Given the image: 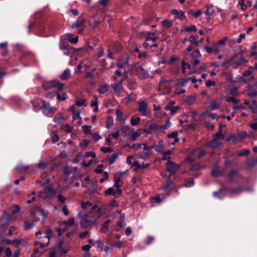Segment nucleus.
I'll use <instances>...</instances> for the list:
<instances>
[{
  "label": "nucleus",
  "mask_w": 257,
  "mask_h": 257,
  "mask_svg": "<svg viewBox=\"0 0 257 257\" xmlns=\"http://www.w3.org/2000/svg\"><path fill=\"white\" fill-rule=\"evenodd\" d=\"M202 168H203V167H202L200 165L196 164V165L192 166L190 169L192 171H197V170H199Z\"/></svg>",
  "instance_id": "338daca9"
},
{
  "label": "nucleus",
  "mask_w": 257,
  "mask_h": 257,
  "mask_svg": "<svg viewBox=\"0 0 257 257\" xmlns=\"http://www.w3.org/2000/svg\"><path fill=\"white\" fill-rule=\"evenodd\" d=\"M113 89L114 92L118 95H119L121 93L122 91L123 90V88L121 84L120 83L115 84L113 86Z\"/></svg>",
  "instance_id": "a878e982"
},
{
  "label": "nucleus",
  "mask_w": 257,
  "mask_h": 257,
  "mask_svg": "<svg viewBox=\"0 0 257 257\" xmlns=\"http://www.w3.org/2000/svg\"><path fill=\"white\" fill-rule=\"evenodd\" d=\"M191 79V77H186L181 79H179L178 81V85L179 87H183L185 86L186 83Z\"/></svg>",
  "instance_id": "cd10ccee"
},
{
  "label": "nucleus",
  "mask_w": 257,
  "mask_h": 257,
  "mask_svg": "<svg viewBox=\"0 0 257 257\" xmlns=\"http://www.w3.org/2000/svg\"><path fill=\"white\" fill-rule=\"evenodd\" d=\"M42 103L43 105L41 106V108L44 114H54L55 112L56 108L51 106L49 103H46L44 100L42 101Z\"/></svg>",
  "instance_id": "0eeeda50"
},
{
  "label": "nucleus",
  "mask_w": 257,
  "mask_h": 257,
  "mask_svg": "<svg viewBox=\"0 0 257 257\" xmlns=\"http://www.w3.org/2000/svg\"><path fill=\"white\" fill-rule=\"evenodd\" d=\"M248 62L244 57L241 55V53H238L233 55L228 60L223 62L222 63V67L227 68L229 66H232L234 68H236L240 65L244 64Z\"/></svg>",
  "instance_id": "f257e3e1"
},
{
  "label": "nucleus",
  "mask_w": 257,
  "mask_h": 257,
  "mask_svg": "<svg viewBox=\"0 0 257 257\" xmlns=\"http://www.w3.org/2000/svg\"><path fill=\"white\" fill-rule=\"evenodd\" d=\"M194 185L193 179L192 178L188 179L185 183V186L186 187H190Z\"/></svg>",
  "instance_id": "5fc2aeb1"
},
{
  "label": "nucleus",
  "mask_w": 257,
  "mask_h": 257,
  "mask_svg": "<svg viewBox=\"0 0 257 257\" xmlns=\"http://www.w3.org/2000/svg\"><path fill=\"white\" fill-rule=\"evenodd\" d=\"M86 100L85 99H82L81 100H76L75 104L78 106H82L85 105Z\"/></svg>",
  "instance_id": "6e6d98bb"
},
{
  "label": "nucleus",
  "mask_w": 257,
  "mask_h": 257,
  "mask_svg": "<svg viewBox=\"0 0 257 257\" xmlns=\"http://www.w3.org/2000/svg\"><path fill=\"white\" fill-rule=\"evenodd\" d=\"M164 147V142L163 140H160L158 142V144L154 147L156 152L158 153H163Z\"/></svg>",
  "instance_id": "dca6fc26"
},
{
  "label": "nucleus",
  "mask_w": 257,
  "mask_h": 257,
  "mask_svg": "<svg viewBox=\"0 0 257 257\" xmlns=\"http://www.w3.org/2000/svg\"><path fill=\"white\" fill-rule=\"evenodd\" d=\"M188 68H190L191 65L189 63H185L184 61L182 62V70L183 73H185V69L186 67Z\"/></svg>",
  "instance_id": "e2e57ef3"
},
{
  "label": "nucleus",
  "mask_w": 257,
  "mask_h": 257,
  "mask_svg": "<svg viewBox=\"0 0 257 257\" xmlns=\"http://www.w3.org/2000/svg\"><path fill=\"white\" fill-rule=\"evenodd\" d=\"M33 226V223L32 222H29L28 221H26L25 222V227L27 230H29L31 229Z\"/></svg>",
  "instance_id": "052dcab7"
},
{
  "label": "nucleus",
  "mask_w": 257,
  "mask_h": 257,
  "mask_svg": "<svg viewBox=\"0 0 257 257\" xmlns=\"http://www.w3.org/2000/svg\"><path fill=\"white\" fill-rule=\"evenodd\" d=\"M132 132L129 135L130 136V141H135L137 138L140 135V134L138 132Z\"/></svg>",
  "instance_id": "72a5a7b5"
},
{
  "label": "nucleus",
  "mask_w": 257,
  "mask_h": 257,
  "mask_svg": "<svg viewBox=\"0 0 257 257\" xmlns=\"http://www.w3.org/2000/svg\"><path fill=\"white\" fill-rule=\"evenodd\" d=\"M115 112L118 120L122 122H124L125 119L123 118V113L122 112L121 110L119 109H117L116 110Z\"/></svg>",
  "instance_id": "7c9ffc66"
},
{
  "label": "nucleus",
  "mask_w": 257,
  "mask_h": 257,
  "mask_svg": "<svg viewBox=\"0 0 257 257\" xmlns=\"http://www.w3.org/2000/svg\"><path fill=\"white\" fill-rule=\"evenodd\" d=\"M57 84L58 81L52 80L44 82L42 84V86L45 90H47L56 87V85Z\"/></svg>",
  "instance_id": "9b49d317"
},
{
  "label": "nucleus",
  "mask_w": 257,
  "mask_h": 257,
  "mask_svg": "<svg viewBox=\"0 0 257 257\" xmlns=\"http://www.w3.org/2000/svg\"><path fill=\"white\" fill-rule=\"evenodd\" d=\"M60 128L64 130L65 132L68 133L71 132L72 130V127L69 124L62 125Z\"/></svg>",
  "instance_id": "c03bdc74"
},
{
  "label": "nucleus",
  "mask_w": 257,
  "mask_h": 257,
  "mask_svg": "<svg viewBox=\"0 0 257 257\" xmlns=\"http://www.w3.org/2000/svg\"><path fill=\"white\" fill-rule=\"evenodd\" d=\"M48 165V163L44 162H41L35 165V167L41 170L44 169Z\"/></svg>",
  "instance_id": "473e14b6"
},
{
  "label": "nucleus",
  "mask_w": 257,
  "mask_h": 257,
  "mask_svg": "<svg viewBox=\"0 0 257 257\" xmlns=\"http://www.w3.org/2000/svg\"><path fill=\"white\" fill-rule=\"evenodd\" d=\"M104 194L106 196L111 195L113 196L116 195L115 190L112 187L109 188L107 190H105Z\"/></svg>",
  "instance_id": "58836bf2"
},
{
  "label": "nucleus",
  "mask_w": 257,
  "mask_h": 257,
  "mask_svg": "<svg viewBox=\"0 0 257 257\" xmlns=\"http://www.w3.org/2000/svg\"><path fill=\"white\" fill-rule=\"evenodd\" d=\"M87 216L84 213H80L78 214V217L81 219V226L82 228H85L92 224L91 220H87Z\"/></svg>",
  "instance_id": "9d476101"
},
{
  "label": "nucleus",
  "mask_w": 257,
  "mask_h": 257,
  "mask_svg": "<svg viewBox=\"0 0 257 257\" xmlns=\"http://www.w3.org/2000/svg\"><path fill=\"white\" fill-rule=\"evenodd\" d=\"M158 129L161 130V126L159 124L155 123L151 124L149 126V131L150 132L155 131ZM148 133L150 134V133H151V132H149Z\"/></svg>",
  "instance_id": "c9c22d12"
},
{
  "label": "nucleus",
  "mask_w": 257,
  "mask_h": 257,
  "mask_svg": "<svg viewBox=\"0 0 257 257\" xmlns=\"http://www.w3.org/2000/svg\"><path fill=\"white\" fill-rule=\"evenodd\" d=\"M248 96L250 98H253L257 95V91L255 90H251L247 93Z\"/></svg>",
  "instance_id": "0e129e2a"
},
{
  "label": "nucleus",
  "mask_w": 257,
  "mask_h": 257,
  "mask_svg": "<svg viewBox=\"0 0 257 257\" xmlns=\"http://www.w3.org/2000/svg\"><path fill=\"white\" fill-rule=\"evenodd\" d=\"M113 125V120L112 116H110L107 117L106 122V127L107 128H110Z\"/></svg>",
  "instance_id": "f704fd0d"
},
{
  "label": "nucleus",
  "mask_w": 257,
  "mask_h": 257,
  "mask_svg": "<svg viewBox=\"0 0 257 257\" xmlns=\"http://www.w3.org/2000/svg\"><path fill=\"white\" fill-rule=\"evenodd\" d=\"M227 102H232L234 104H236L238 102V100L236 99L234 96L228 97L226 99Z\"/></svg>",
  "instance_id": "de8ad7c7"
},
{
  "label": "nucleus",
  "mask_w": 257,
  "mask_h": 257,
  "mask_svg": "<svg viewBox=\"0 0 257 257\" xmlns=\"http://www.w3.org/2000/svg\"><path fill=\"white\" fill-rule=\"evenodd\" d=\"M117 228H116L115 230L116 231H118L121 228H123L125 226V215L124 214H120L119 217V220L117 222Z\"/></svg>",
  "instance_id": "ddd939ff"
},
{
  "label": "nucleus",
  "mask_w": 257,
  "mask_h": 257,
  "mask_svg": "<svg viewBox=\"0 0 257 257\" xmlns=\"http://www.w3.org/2000/svg\"><path fill=\"white\" fill-rule=\"evenodd\" d=\"M109 90V86L107 84H103L100 85L98 88V92L99 94H104Z\"/></svg>",
  "instance_id": "6ab92c4d"
},
{
  "label": "nucleus",
  "mask_w": 257,
  "mask_h": 257,
  "mask_svg": "<svg viewBox=\"0 0 257 257\" xmlns=\"http://www.w3.org/2000/svg\"><path fill=\"white\" fill-rule=\"evenodd\" d=\"M118 155L119 154L117 153L113 154L110 157H108L107 158L105 159L104 161L108 162L110 165L113 164L114 163L116 158Z\"/></svg>",
  "instance_id": "a211bd4d"
},
{
  "label": "nucleus",
  "mask_w": 257,
  "mask_h": 257,
  "mask_svg": "<svg viewBox=\"0 0 257 257\" xmlns=\"http://www.w3.org/2000/svg\"><path fill=\"white\" fill-rule=\"evenodd\" d=\"M142 75L143 78H146L149 76L148 72L143 68H141V71L140 72V75Z\"/></svg>",
  "instance_id": "4d7b16f0"
},
{
  "label": "nucleus",
  "mask_w": 257,
  "mask_h": 257,
  "mask_svg": "<svg viewBox=\"0 0 257 257\" xmlns=\"http://www.w3.org/2000/svg\"><path fill=\"white\" fill-rule=\"evenodd\" d=\"M111 221L110 219H108L105 221L102 225V226L100 228V231L103 233H105L108 231V225L111 223Z\"/></svg>",
  "instance_id": "4be33fe9"
},
{
  "label": "nucleus",
  "mask_w": 257,
  "mask_h": 257,
  "mask_svg": "<svg viewBox=\"0 0 257 257\" xmlns=\"http://www.w3.org/2000/svg\"><path fill=\"white\" fill-rule=\"evenodd\" d=\"M84 130V133L86 134H90L91 133V125H84L82 127Z\"/></svg>",
  "instance_id": "864d4df0"
},
{
  "label": "nucleus",
  "mask_w": 257,
  "mask_h": 257,
  "mask_svg": "<svg viewBox=\"0 0 257 257\" xmlns=\"http://www.w3.org/2000/svg\"><path fill=\"white\" fill-rule=\"evenodd\" d=\"M67 98V93L65 92L63 93L62 95H61L60 94H57V98L59 101H64Z\"/></svg>",
  "instance_id": "79ce46f5"
},
{
  "label": "nucleus",
  "mask_w": 257,
  "mask_h": 257,
  "mask_svg": "<svg viewBox=\"0 0 257 257\" xmlns=\"http://www.w3.org/2000/svg\"><path fill=\"white\" fill-rule=\"evenodd\" d=\"M253 70L254 68L252 67H250L248 70H245L243 72V76L246 77L250 75L253 71Z\"/></svg>",
  "instance_id": "8fccbe9b"
},
{
  "label": "nucleus",
  "mask_w": 257,
  "mask_h": 257,
  "mask_svg": "<svg viewBox=\"0 0 257 257\" xmlns=\"http://www.w3.org/2000/svg\"><path fill=\"white\" fill-rule=\"evenodd\" d=\"M228 39V38L227 37H224L223 38H222V39L220 40L219 41H218V42L217 43L219 46L220 45H225V44H226V41Z\"/></svg>",
  "instance_id": "774afa93"
},
{
  "label": "nucleus",
  "mask_w": 257,
  "mask_h": 257,
  "mask_svg": "<svg viewBox=\"0 0 257 257\" xmlns=\"http://www.w3.org/2000/svg\"><path fill=\"white\" fill-rule=\"evenodd\" d=\"M57 252L58 250L57 249L56 246L53 248H51L49 253V257H57Z\"/></svg>",
  "instance_id": "a18cd8bd"
},
{
  "label": "nucleus",
  "mask_w": 257,
  "mask_h": 257,
  "mask_svg": "<svg viewBox=\"0 0 257 257\" xmlns=\"http://www.w3.org/2000/svg\"><path fill=\"white\" fill-rule=\"evenodd\" d=\"M213 195L215 197H217L219 198H222L224 196V195L222 194L221 190L214 192L213 193Z\"/></svg>",
  "instance_id": "69168bd1"
},
{
  "label": "nucleus",
  "mask_w": 257,
  "mask_h": 257,
  "mask_svg": "<svg viewBox=\"0 0 257 257\" xmlns=\"http://www.w3.org/2000/svg\"><path fill=\"white\" fill-rule=\"evenodd\" d=\"M84 23L85 21L83 19H81L80 17H79L77 19V21L71 25V27L72 29H75L76 28L82 26L84 24Z\"/></svg>",
  "instance_id": "4468645a"
},
{
  "label": "nucleus",
  "mask_w": 257,
  "mask_h": 257,
  "mask_svg": "<svg viewBox=\"0 0 257 257\" xmlns=\"http://www.w3.org/2000/svg\"><path fill=\"white\" fill-rule=\"evenodd\" d=\"M31 195H33V196L32 197L31 199H28L27 201V204H30V203H32L33 202L35 201L36 200V196H35L36 192H35V191L32 192L31 194L28 195V197H29Z\"/></svg>",
  "instance_id": "09e8293b"
},
{
  "label": "nucleus",
  "mask_w": 257,
  "mask_h": 257,
  "mask_svg": "<svg viewBox=\"0 0 257 257\" xmlns=\"http://www.w3.org/2000/svg\"><path fill=\"white\" fill-rule=\"evenodd\" d=\"M250 151L248 149H246L243 151H240L238 153L237 155L238 156H247L249 154Z\"/></svg>",
  "instance_id": "680f3d73"
},
{
  "label": "nucleus",
  "mask_w": 257,
  "mask_h": 257,
  "mask_svg": "<svg viewBox=\"0 0 257 257\" xmlns=\"http://www.w3.org/2000/svg\"><path fill=\"white\" fill-rule=\"evenodd\" d=\"M70 73L69 69H66L64 70L63 73L61 75L60 78L62 80H66L68 78Z\"/></svg>",
  "instance_id": "c756f323"
},
{
  "label": "nucleus",
  "mask_w": 257,
  "mask_h": 257,
  "mask_svg": "<svg viewBox=\"0 0 257 257\" xmlns=\"http://www.w3.org/2000/svg\"><path fill=\"white\" fill-rule=\"evenodd\" d=\"M252 135V133L251 132H249L247 133L246 132H242L239 133L237 135V138H238V140H242L245 138H246L247 136L250 137Z\"/></svg>",
  "instance_id": "bb28decb"
},
{
  "label": "nucleus",
  "mask_w": 257,
  "mask_h": 257,
  "mask_svg": "<svg viewBox=\"0 0 257 257\" xmlns=\"http://www.w3.org/2000/svg\"><path fill=\"white\" fill-rule=\"evenodd\" d=\"M212 48L214 54H217L219 53V45L217 43L213 44Z\"/></svg>",
  "instance_id": "603ef678"
},
{
  "label": "nucleus",
  "mask_w": 257,
  "mask_h": 257,
  "mask_svg": "<svg viewBox=\"0 0 257 257\" xmlns=\"http://www.w3.org/2000/svg\"><path fill=\"white\" fill-rule=\"evenodd\" d=\"M141 118L137 116L133 115L130 120L131 124L132 126H136L139 124Z\"/></svg>",
  "instance_id": "5701e85b"
},
{
  "label": "nucleus",
  "mask_w": 257,
  "mask_h": 257,
  "mask_svg": "<svg viewBox=\"0 0 257 257\" xmlns=\"http://www.w3.org/2000/svg\"><path fill=\"white\" fill-rule=\"evenodd\" d=\"M8 43L7 42L0 44V49L1 54L5 56L8 54V51L7 49Z\"/></svg>",
  "instance_id": "aec40b11"
},
{
  "label": "nucleus",
  "mask_w": 257,
  "mask_h": 257,
  "mask_svg": "<svg viewBox=\"0 0 257 257\" xmlns=\"http://www.w3.org/2000/svg\"><path fill=\"white\" fill-rule=\"evenodd\" d=\"M201 56V55L200 53V51L199 49H196L194 51H193L192 53L191 54L189 59H194L196 58H200Z\"/></svg>",
  "instance_id": "393cba45"
},
{
  "label": "nucleus",
  "mask_w": 257,
  "mask_h": 257,
  "mask_svg": "<svg viewBox=\"0 0 257 257\" xmlns=\"http://www.w3.org/2000/svg\"><path fill=\"white\" fill-rule=\"evenodd\" d=\"M197 151H198L197 150H195L192 151L191 152L190 155L189 156H188V157L186 158V161L190 162H193L194 161V159L193 158H192L191 157V156L197 153Z\"/></svg>",
  "instance_id": "49530a36"
},
{
  "label": "nucleus",
  "mask_w": 257,
  "mask_h": 257,
  "mask_svg": "<svg viewBox=\"0 0 257 257\" xmlns=\"http://www.w3.org/2000/svg\"><path fill=\"white\" fill-rule=\"evenodd\" d=\"M179 168V166L174 162L168 161L167 163V170L171 175H174Z\"/></svg>",
  "instance_id": "1a4fd4ad"
},
{
  "label": "nucleus",
  "mask_w": 257,
  "mask_h": 257,
  "mask_svg": "<svg viewBox=\"0 0 257 257\" xmlns=\"http://www.w3.org/2000/svg\"><path fill=\"white\" fill-rule=\"evenodd\" d=\"M198 38V35L191 36L190 37V42L195 46H198L199 44V41L197 40Z\"/></svg>",
  "instance_id": "2f4dec72"
},
{
  "label": "nucleus",
  "mask_w": 257,
  "mask_h": 257,
  "mask_svg": "<svg viewBox=\"0 0 257 257\" xmlns=\"http://www.w3.org/2000/svg\"><path fill=\"white\" fill-rule=\"evenodd\" d=\"M171 13L177 16L181 19H183L185 17L184 13L182 11L178 12L176 9H173L171 11Z\"/></svg>",
  "instance_id": "c85d7f7f"
},
{
  "label": "nucleus",
  "mask_w": 257,
  "mask_h": 257,
  "mask_svg": "<svg viewBox=\"0 0 257 257\" xmlns=\"http://www.w3.org/2000/svg\"><path fill=\"white\" fill-rule=\"evenodd\" d=\"M153 152L151 150H147V152H142L139 155V158L144 160L148 159L152 155Z\"/></svg>",
  "instance_id": "2eb2a0df"
},
{
  "label": "nucleus",
  "mask_w": 257,
  "mask_h": 257,
  "mask_svg": "<svg viewBox=\"0 0 257 257\" xmlns=\"http://www.w3.org/2000/svg\"><path fill=\"white\" fill-rule=\"evenodd\" d=\"M116 66L119 68H123L126 72V68L129 67L128 57L125 56L119 58L116 64Z\"/></svg>",
  "instance_id": "6e6552de"
},
{
  "label": "nucleus",
  "mask_w": 257,
  "mask_h": 257,
  "mask_svg": "<svg viewBox=\"0 0 257 257\" xmlns=\"http://www.w3.org/2000/svg\"><path fill=\"white\" fill-rule=\"evenodd\" d=\"M51 233V230H47L43 233L41 231L37 232L36 235L38 240L35 242V245H39L41 248L47 246L49 243Z\"/></svg>",
  "instance_id": "f03ea898"
},
{
  "label": "nucleus",
  "mask_w": 257,
  "mask_h": 257,
  "mask_svg": "<svg viewBox=\"0 0 257 257\" xmlns=\"http://www.w3.org/2000/svg\"><path fill=\"white\" fill-rule=\"evenodd\" d=\"M189 14H192L195 18L199 17L202 14V11L200 10L197 11L196 12L190 11Z\"/></svg>",
  "instance_id": "3c124183"
},
{
  "label": "nucleus",
  "mask_w": 257,
  "mask_h": 257,
  "mask_svg": "<svg viewBox=\"0 0 257 257\" xmlns=\"http://www.w3.org/2000/svg\"><path fill=\"white\" fill-rule=\"evenodd\" d=\"M31 212L35 221H39L41 219H44L46 217L43 210L39 207L33 208Z\"/></svg>",
  "instance_id": "423d86ee"
},
{
  "label": "nucleus",
  "mask_w": 257,
  "mask_h": 257,
  "mask_svg": "<svg viewBox=\"0 0 257 257\" xmlns=\"http://www.w3.org/2000/svg\"><path fill=\"white\" fill-rule=\"evenodd\" d=\"M223 136L220 132H218L214 136L213 140L207 145L211 148H216L221 145V141L223 139Z\"/></svg>",
  "instance_id": "20e7f679"
},
{
  "label": "nucleus",
  "mask_w": 257,
  "mask_h": 257,
  "mask_svg": "<svg viewBox=\"0 0 257 257\" xmlns=\"http://www.w3.org/2000/svg\"><path fill=\"white\" fill-rule=\"evenodd\" d=\"M151 35H154V34L149 33L148 35L146 36L145 39L146 41H152L153 42H154L157 39V37L155 36L152 37Z\"/></svg>",
  "instance_id": "ea45409f"
},
{
  "label": "nucleus",
  "mask_w": 257,
  "mask_h": 257,
  "mask_svg": "<svg viewBox=\"0 0 257 257\" xmlns=\"http://www.w3.org/2000/svg\"><path fill=\"white\" fill-rule=\"evenodd\" d=\"M58 251L60 252L62 254H65L67 253L68 251V248L67 247H63L62 242L59 243L56 246Z\"/></svg>",
  "instance_id": "412c9836"
},
{
  "label": "nucleus",
  "mask_w": 257,
  "mask_h": 257,
  "mask_svg": "<svg viewBox=\"0 0 257 257\" xmlns=\"http://www.w3.org/2000/svg\"><path fill=\"white\" fill-rule=\"evenodd\" d=\"M142 165L139 163L138 161H136L134 162L132 167H134V170L135 171H137L140 169H141Z\"/></svg>",
  "instance_id": "37998d69"
},
{
  "label": "nucleus",
  "mask_w": 257,
  "mask_h": 257,
  "mask_svg": "<svg viewBox=\"0 0 257 257\" xmlns=\"http://www.w3.org/2000/svg\"><path fill=\"white\" fill-rule=\"evenodd\" d=\"M123 176V173L121 172H116L114 176V186L115 187H119L122 184L121 182V178Z\"/></svg>",
  "instance_id": "f8f14e48"
},
{
  "label": "nucleus",
  "mask_w": 257,
  "mask_h": 257,
  "mask_svg": "<svg viewBox=\"0 0 257 257\" xmlns=\"http://www.w3.org/2000/svg\"><path fill=\"white\" fill-rule=\"evenodd\" d=\"M139 107L138 111L142 116H147L151 113V111L148 108V103L144 100L140 101L138 102Z\"/></svg>",
  "instance_id": "39448f33"
},
{
  "label": "nucleus",
  "mask_w": 257,
  "mask_h": 257,
  "mask_svg": "<svg viewBox=\"0 0 257 257\" xmlns=\"http://www.w3.org/2000/svg\"><path fill=\"white\" fill-rule=\"evenodd\" d=\"M49 181L46 180V181L42 183V186L43 188V191L39 192V196L41 198H46L47 197H53L55 194L54 189L51 186L48 185Z\"/></svg>",
  "instance_id": "7ed1b4c3"
},
{
  "label": "nucleus",
  "mask_w": 257,
  "mask_h": 257,
  "mask_svg": "<svg viewBox=\"0 0 257 257\" xmlns=\"http://www.w3.org/2000/svg\"><path fill=\"white\" fill-rule=\"evenodd\" d=\"M185 31L188 33H190L192 31L195 32L196 31V27L195 25H192L190 27H187L185 29Z\"/></svg>",
  "instance_id": "13d9d810"
},
{
  "label": "nucleus",
  "mask_w": 257,
  "mask_h": 257,
  "mask_svg": "<svg viewBox=\"0 0 257 257\" xmlns=\"http://www.w3.org/2000/svg\"><path fill=\"white\" fill-rule=\"evenodd\" d=\"M229 192L232 194H239V193H240L242 190L240 189V188H236V189H230L229 190Z\"/></svg>",
  "instance_id": "bf43d9fd"
},
{
  "label": "nucleus",
  "mask_w": 257,
  "mask_h": 257,
  "mask_svg": "<svg viewBox=\"0 0 257 257\" xmlns=\"http://www.w3.org/2000/svg\"><path fill=\"white\" fill-rule=\"evenodd\" d=\"M171 183L170 180H168L166 183L163 186L162 189L163 191L166 192L168 195L169 194V192L171 190Z\"/></svg>",
  "instance_id": "b1692460"
},
{
  "label": "nucleus",
  "mask_w": 257,
  "mask_h": 257,
  "mask_svg": "<svg viewBox=\"0 0 257 257\" xmlns=\"http://www.w3.org/2000/svg\"><path fill=\"white\" fill-rule=\"evenodd\" d=\"M219 108V104H218L215 100L211 101L209 106L207 108L208 111H212L217 109Z\"/></svg>",
  "instance_id": "f3484780"
},
{
  "label": "nucleus",
  "mask_w": 257,
  "mask_h": 257,
  "mask_svg": "<svg viewBox=\"0 0 257 257\" xmlns=\"http://www.w3.org/2000/svg\"><path fill=\"white\" fill-rule=\"evenodd\" d=\"M162 25L166 28H170L172 26L173 23L171 21L165 20L162 22Z\"/></svg>",
  "instance_id": "e433bc0d"
},
{
  "label": "nucleus",
  "mask_w": 257,
  "mask_h": 257,
  "mask_svg": "<svg viewBox=\"0 0 257 257\" xmlns=\"http://www.w3.org/2000/svg\"><path fill=\"white\" fill-rule=\"evenodd\" d=\"M211 174L214 177H217L220 175L219 169L217 166H214L211 172Z\"/></svg>",
  "instance_id": "4c0bfd02"
},
{
  "label": "nucleus",
  "mask_w": 257,
  "mask_h": 257,
  "mask_svg": "<svg viewBox=\"0 0 257 257\" xmlns=\"http://www.w3.org/2000/svg\"><path fill=\"white\" fill-rule=\"evenodd\" d=\"M64 224L68 226H72L75 224V218L74 217H71L67 221H64Z\"/></svg>",
  "instance_id": "a19ab883"
}]
</instances>
